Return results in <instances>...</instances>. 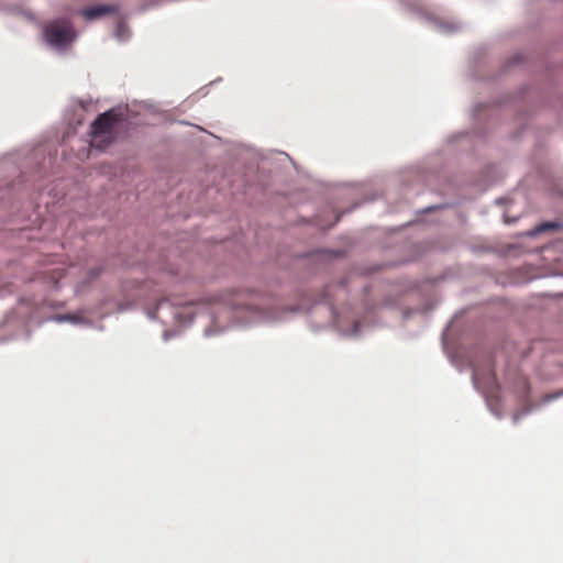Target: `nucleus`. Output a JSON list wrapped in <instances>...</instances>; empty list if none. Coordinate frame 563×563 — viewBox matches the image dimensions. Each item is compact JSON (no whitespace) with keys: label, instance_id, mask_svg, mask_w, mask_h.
<instances>
[{"label":"nucleus","instance_id":"obj_4","mask_svg":"<svg viewBox=\"0 0 563 563\" xmlns=\"http://www.w3.org/2000/svg\"><path fill=\"white\" fill-rule=\"evenodd\" d=\"M560 225L559 223L556 222H545L543 224H541L539 228H538V231L542 232V231H547V230H550V229H558Z\"/></svg>","mask_w":563,"mask_h":563},{"label":"nucleus","instance_id":"obj_2","mask_svg":"<svg viewBox=\"0 0 563 563\" xmlns=\"http://www.w3.org/2000/svg\"><path fill=\"white\" fill-rule=\"evenodd\" d=\"M45 36L52 45L62 46L71 42L75 33L69 23L57 21L46 26Z\"/></svg>","mask_w":563,"mask_h":563},{"label":"nucleus","instance_id":"obj_5","mask_svg":"<svg viewBox=\"0 0 563 563\" xmlns=\"http://www.w3.org/2000/svg\"><path fill=\"white\" fill-rule=\"evenodd\" d=\"M99 275V271L93 273V277H97Z\"/></svg>","mask_w":563,"mask_h":563},{"label":"nucleus","instance_id":"obj_3","mask_svg":"<svg viewBox=\"0 0 563 563\" xmlns=\"http://www.w3.org/2000/svg\"><path fill=\"white\" fill-rule=\"evenodd\" d=\"M113 11H115V7L100 4V5H95V7L85 9L82 11V14L87 20H95L97 18H100V16H102L109 12H113Z\"/></svg>","mask_w":563,"mask_h":563},{"label":"nucleus","instance_id":"obj_1","mask_svg":"<svg viewBox=\"0 0 563 563\" xmlns=\"http://www.w3.org/2000/svg\"><path fill=\"white\" fill-rule=\"evenodd\" d=\"M121 120V114L114 109L101 113L91 123L92 145L99 150L106 148L114 140V125Z\"/></svg>","mask_w":563,"mask_h":563}]
</instances>
